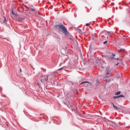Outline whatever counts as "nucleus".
<instances>
[{"instance_id": "obj_1", "label": "nucleus", "mask_w": 130, "mask_h": 130, "mask_svg": "<svg viewBox=\"0 0 130 130\" xmlns=\"http://www.w3.org/2000/svg\"><path fill=\"white\" fill-rule=\"evenodd\" d=\"M58 27L60 31H62L65 35H68V30H67L66 26L61 24V25H58Z\"/></svg>"}, {"instance_id": "obj_2", "label": "nucleus", "mask_w": 130, "mask_h": 130, "mask_svg": "<svg viewBox=\"0 0 130 130\" xmlns=\"http://www.w3.org/2000/svg\"><path fill=\"white\" fill-rule=\"evenodd\" d=\"M50 77V75H44L42 76V79L41 80V83H44L45 81H48V77Z\"/></svg>"}, {"instance_id": "obj_3", "label": "nucleus", "mask_w": 130, "mask_h": 130, "mask_svg": "<svg viewBox=\"0 0 130 130\" xmlns=\"http://www.w3.org/2000/svg\"><path fill=\"white\" fill-rule=\"evenodd\" d=\"M105 65V63L104 62V61H102L100 63V70L101 71H102V69H104V66Z\"/></svg>"}, {"instance_id": "obj_4", "label": "nucleus", "mask_w": 130, "mask_h": 130, "mask_svg": "<svg viewBox=\"0 0 130 130\" xmlns=\"http://www.w3.org/2000/svg\"><path fill=\"white\" fill-rule=\"evenodd\" d=\"M77 32H78L79 34H84V32H83L82 29H80V28L77 29Z\"/></svg>"}, {"instance_id": "obj_5", "label": "nucleus", "mask_w": 130, "mask_h": 130, "mask_svg": "<svg viewBox=\"0 0 130 130\" xmlns=\"http://www.w3.org/2000/svg\"><path fill=\"white\" fill-rule=\"evenodd\" d=\"M113 106L114 108H115L116 109H121V106L120 107H116L114 105V104L113 103Z\"/></svg>"}, {"instance_id": "obj_6", "label": "nucleus", "mask_w": 130, "mask_h": 130, "mask_svg": "<svg viewBox=\"0 0 130 130\" xmlns=\"http://www.w3.org/2000/svg\"><path fill=\"white\" fill-rule=\"evenodd\" d=\"M87 83L89 84V82H88V81H85V82H83L81 83L80 85H82V84H87Z\"/></svg>"}, {"instance_id": "obj_7", "label": "nucleus", "mask_w": 130, "mask_h": 130, "mask_svg": "<svg viewBox=\"0 0 130 130\" xmlns=\"http://www.w3.org/2000/svg\"><path fill=\"white\" fill-rule=\"evenodd\" d=\"M119 94H120V91H118L116 92L115 95H119Z\"/></svg>"}, {"instance_id": "obj_8", "label": "nucleus", "mask_w": 130, "mask_h": 130, "mask_svg": "<svg viewBox=\"0 0 130 130\" xmlns=\"http://www.w3.org/2000/svg\"><path fill=\"white\" fill-rule=\"evenodd\" d=\"M123 51H124V49H122V50H120L119 51V52H123Z\"/></svg>"}, {"instance_id": "obj_9", "label": "nucleus", "mask_w": 130, "mask_h": 130, "mask_svg": "<svg viewBox=\"0 0 130 130\" xmlns=\"http://www.w3.org/2000/svg\"><path fill=\"white\" fill-rule=\"evenodd\" d=\"M117 98H119V96H113L114 99H116Z\"/></svg>"}, {"instance_id": "obj_10", "label": "nucleus", "mask_w": 130, "mask_h": 130, "mask_svg": "<svg viewBox=\"0 0 130 130\" xmlns=\"http://www.w3.org/2000/svg\"><path fill=\"white\" fill-rule=\"evenodd\" d=\"M12 15H13L14 16H16V14L15 13V12L14 11L12 12Z\"/></svg>"}, {"instance_id": "obj_11", "label": "nucleus", "mask_w": 130, "mask_h": 130, "mask_svg": "<svg viewBox=\"0 0 130 130\" xmlns=\"http://www.w3.org/2000/svg\"><path fill=\"white\" fill-rule=\"evenodd\" d=\"M86 27H88V26H90V23H86Z\"/></svg>"}, {"instance_id": "obj_12", "label": "nucleus", "mask_w": 130, "mask_h": 130, "mask_svg": "<svg viewBox=\"0 0 130 130\" xmlns=\"http://www.w3.org/2000/svg\"><path fill=\"white\" fill-rule=\"evenodd\" d=\"M121 97H124V96H123V95H122V94L119 95V98H120Z\"/></svg>"}, {"instance_id": "obj_13", "label": "nucleus", "mask_w": 130, "mask_h": 130, "mask_svg": "<svg viewBox=\"0 0 130 130\" xmlns=\"http://www.w3.org/2000/svg\"><path fill=\"white\" fill-rule=\"evenodd\" d=\"M109 59H111V60H112V59H114V58L112 57H110Z\"/></svg>"}, {"instance_id": "obj_14", "label": "nucleus", "mask_w": 130, "mask_h": 130, "mask_svg": "<svg viewBox=\"0 0 130 130\" xmlns=\"http://www.w3.org/2000/svg\"><path fill=\"white\" fill-rule=\"evenodd\" d=\"M107 42H108L107 41L104 42V44H106V43H107Z\"/></svg>"}, {"instance_id": "obj_15", "label": "nucleus", "mask_w": 130, "mask_h": 130, "mask_svg": "<svg viewBox=\"0 0 130 130\" xmlns=\"http://www.w3.org/2000/svg\"><path fill=\"white\" fill-rule=\"evenodd\" d=\"M112 56H113V57H114V56H115V54H112Z\"/></svg>"}, {"instance_id": "obj_16", "label": "nucleus", "mask_w": 130, "mask_h": 130, "mask_svg": "<svg viewBox=\"0 0 130 130\" xmlns=\"http://www.w3.org/2000/svg\"><path fill=\"white\" fill-rule=\"evenodd\" d=\"M62 70V68H60V69H59V71H60V70Z\"/></svg>"}, {"instance_id": "obj_17", "label": "nucleus", "mask_w": 130, "mask_h": 130, "mask_svg": "<svg viewBox=\"0 0 130 130\" xmlns=\"http://www.w3.org/2000/svg\"><path fill=\"white\" fill-rule=\"evenodd\" d=\"M20 73H22V69H20Z\"/></svg>"}, {"instance_id": "obj_18", "label": "nucleus", "mask_w": 130, "mask_h": 130, "mask_svg": "<svg viewBox=\"0 0 130 130\" xmlns=\"http://www.w3.org/2000/svg\"><path fill=\"white\" fill-rule=\"evenodd\" d=\"M37 84L38 85V86H39V87H40V85H39V83H38Z\"/></svg>"}, {"instance_id": "obj_19", "label": "nucleus", "mask_w": 130, "mask_h": 130, "mask_svg": "<svg viewBox=\"0 0 130 130\" xmlns=\"http://www.w3.org/2000/svg\"><path fill=\"white\" fill-rule=\"evenodd\" d=\"M32 11H35V9H32Z\"/></svg>"}, {"instance_id": "obj_20", "label": "nucleus", "mask_w": 130, "mask_h": 130, "mask_svg": "<svg viewBox=\"0 0 130 130\" xmlns=\"http://www.w3.org/2000/svg\"><path fill=\"white\" fill-rule=\"evenodd\" d=\"M4 19H5V21H6V17H4Z\"/></svg>"}, {"instance_id": "obj_21", "label": "nucleus", "mask_w": 130, "mask_h": 130, "mask_svg": "<svg viewBox=\"0 0 130 130\" xmlns=\"http://www.w3.org/2000/svg\"><path fill=\"white\" fill-rule=\"evenodd\" d=\"M107 33H108V34H109L110 32H109V31H108Z\"/></svg>"}, {"instance_id": "obj_22", "label": "nucleus", "mask_w": 130, "mask_h": 130, "mask_svg": "<svg viewBox=\"0 0 130 130\" xmlns=\"http://www.w3.org/2000/svg\"><path fill=\"white\" fill-rule=\"evenodd\" d=\"M116 59H117V60H118L119 59H118V58H117Z\"/></svg>"}, {"instance_id": "obj_23", "label": "nucleus", "mask_w": 130, "mask_h": 130, "mask_svg": "<svg viewBox=\"0 0 130 130\" xmlns=\"http://www.w3.org/2000/svg\"><path fill=\"white\" fill-rule=\"evenodd\" d=\"M118 64V63H117V64H116V66H117Z\"/></svg>"}]
</instances>
